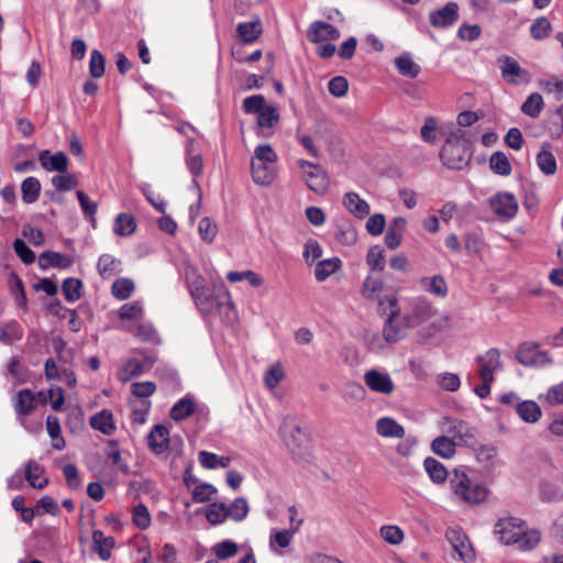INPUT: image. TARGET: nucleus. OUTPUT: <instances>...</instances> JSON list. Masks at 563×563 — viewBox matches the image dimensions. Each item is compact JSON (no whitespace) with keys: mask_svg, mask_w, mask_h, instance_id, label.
Here are the masks:
<instances>
[{"mask_svg":"<svg viewBox=\"0 0 563 563\" xmlns=\"http://www.w3.org/2000/svg\"><path fill=\"white\" fill-rule=\"evenodd\" d=\"M364 382L371 390L385 395L391 394L395 387L390 376L377 369L367 371L364 374Z\"/></svg>","mask_w":563,"mask_h":563,"instance_id":"nucleus-17","label":"nucleus"},{"mask_svg":"<svg viewBox=\"0 0 563 563\" xmlns=\"http://www.w3.org/2000/svg\"><path fill=\"white\" fill-rule=\"evenodd\" d=\"M490 206L496 214L511 219L518 211V202L509 192L497 194L490 199Z\"/></svg>","mask_w":563,"mask_h":563,"instance_id":"nucleus-16","label":"nucleus"},{"mask_svg":"<svg viewBox=\"0 0 563 563\" xmlns=\"http://www.w3.org/2000/svg\"><path fill=\"white\" fill-rule=\"evenodd\" d=\"M227 278L231 283H236L241 280H249L250 284L254 287H258L263 284V279L254 272L252 271H244V272H230L227 276Z\"/></svg>","mask_w":563,"mask_h":563,"instance_id":"nucleus-57","label":"nucleus"},{"mask_svg":"<svg viewBox=\"0 0 563 563\" xmlns=\"http://www.w3.org/2000/svg\"><path fill=\"white\" fill-rule=\"evenodd\" d=\"M406 225L407 221L402 217H396L391 220L385 234V244L389 250H396L400 246Z\"/></svg>","mask_w":563,"mask_h":563,"instance_id":"nucleus-20","label":"nucleus"},{"mask_svg":"<svg viewBox=\"0 0 563 563\" xmlns=\"http://www.w3.org/2000/svg\"><path fill=\"white\" fill-rule=\"evenodd\" d=\"M464 134L461 129L451 132L442 146L440 159L450 169L462 170L471 162L473 152Z\"/></svg>","mask_w":563,"mask_h":563,"instance_id":"nucleus-1","label":"nucleus"},{"mask_svg":"<svg viewBox=\"0 0 563 563\" xmlns=\"http://www.w3.org/2000/svg\"><path fill=\"white\" fill-rule=\"evenodd\" d=\"M446 537L453 548V551L459 554L463 562L470 563L475 559L473 547L464 533L457 530H450Z\"/></svg>","mask_w":563,"mask_h":563,"instance_id":"nucleus-15","label":"nucleus"},{"mask_svg":"<svg viewBox=\"0 0 563 563\" xmlns=\"http://www.w3.org/2000/svg\"><path fill=\"white\" fill-rule=\"evenodd\" d=\"M168 435L169 431L166 427L162 424L155 426L147 437L151 450L156 454L163 453L167 449L169 442Z\"/></svg>","mask_w":563,"mask_h":563,"instance_id":"nucleus-23","label":"nucleus"},{"mask_svg":"<svg viewBox=\"0 0 563 563\" xmlns=\"http://www.w3.org/2000/svg\"><path fill=\"white\" fill-rule=\"evenodd\" d=\"M106 58L98 49L91 51L89 62V74L92 78H100L104 75Z\"/></svg>","mask_w":563,"mask_h":563,"instance_id":"nucleus-49","label":"nucleus"},{"mask_svg":"<svg viewBox=\"0 0 563 563\" xmlns=\"http://www.w3.org/2000/svg\"><path fill=\"white\" fill-rule=\"evenodd\" d=\"M382 288L383 284L378 278L367 276L363 283L361 292L366 299L374 300L378 298V292Z\"/></svg>","mask_w":563,"mask_h":563,"instance_id":"nucleus-53","label":"nucleus"},{"mask_svg":"<svg viewBox=\"0 0 563 563\" xmlns=\"http://www.w3.org/2000/svg\"><path fill=\"white\" fill-rule=\"evenodd\" d=\"M273 164L252 159L251 170L254 183L267 186L274 180Z\"/></svg>","mask_w":563,"mask_h":563,"instance_id":"nucleus-25","label":"nucleus"},{"mask_svg":"<svg viewBox=\"0 0 563 563\" xmlns=\"http://www.w3.org/2000/svg\"><path fill=\"white\" fill-rule=\"evenodd\" d=\"M540 497L547 503L563 500V489L550 482H542L540 485Z\"/></svg>","mask_w":563,"mask_h":563,"instance_id":"nucleus-46","label":"nucleus"},{"mask_svg":"<svg viewBox=\"0 0 563 563\" xmlns=\"http://www.w3.org/2000/svg\"><path fill=\"white\" fill-rule=\"evenodd\" d=\"M456 442L445 435L435 438L431 443L432 451L444 459H450L455 454Z\"/></svg>","mask_w":563,"mask_h":563,"instance_id":"nucleus-36","label":"nucleus"},{"mask_svg":"<svg viewBox=\"0 0 563 563\" xmlns=\"http://www.w3.org/2000/svg\"><path fill=\"white\" fill-rule=\"evenodd\" d=\"M243 110L249 114H257V124L260 128H272L279 121L277 109L267 104L262 95L246 97L243 100Z\"/></svg>","mask_w":563,"mask_h":563,"instance_id":"nucleus-7","label":"nucleus"},{"mask_svg":"<svg viewBox=\"0 0 563 563\" xmlns=\"http://www.w3.org/2000/svg\"><path fill=\"white\" fill-rule=\"evenodd\" d=\"M432 314L433 312L431 305L423 299H418L415 302L411 312L405 316L404 320L407 327L415 328L430 319Z\"/></svg>","mask_w":563,"mask_h":563,"instance_id":"nucleus-19","label":"nucleus"},{"mask_svg":"<svg viewBox=\"0 0 563 563\" xmlns=\"http://www.w3.org/2000/svg\"><path fill=\"white\" fill-rule=\"evenodd\" d=\"M119 265V260L110 254H103L99 257L97 269L103 278H108L117 273Z\"/></svg>","mask_w":563,"mask_h":563,"instance_id":"nucleus-45","label":"nucleus"},{"mask_svg":"<svg viewBox=\"0 0 563 563\" xmlns=\"http://www.w3.org/2000/svg\"><path fill=\"white\" fill-rule=\"evenodd\" d=\"M342 266V262L339 257H332L328 260L320 261L316 265L314 276L318 282H323L336 271H339Z\"/></svg>","mask_w":563,"mask_h":563,"instance_id":"nucleus-35","label":"nucleus"},{"mask_svg":"<svg viewBox=\"0 0 563 563\" xmlns=\"http://www.w3.org/2000/svg\"><path fill=\"white\" fill-rule=\"evenodd\" d=\"M382 538L390 544H399L404 540V532L396 526H384L380 528Z\"/></svg>","mask_w":563,"mask_h":563,"instance_id":"nucleus-62","label":"nucleus"},{"mask_svg":"<svg viewBox=\"0 0 563 563\" xmlns=\"http://www.w3.org/2000/svg\"><path fill=\"white\" fill-rule=\"evenodd\" d=\"M198 230L201 239L211 243L217 235L218 227L210 218L205 217L200 220Z\"/></svg>","mask_w":563,"mask_h":563,"instance_id":"nucleus-55","label":"nucleus"},{"mask_svg":"<svg viewBox=\"0 0 563 563\" xmlns=\"http://www.w3.org/2000/svg\"><path fill=\"white\" fill-rule=\"evenodd\" d=\"M385 302L388 303L390 311L384 323L383 338L387 343H396L405 338L406 329L409 327L406 325L404 318H400V310L397 307V298L394 296H386L384 299L379 300V306H384Z\"/></svg>","mask_w":563,"mask_h":563,"instance_id":"nucleus-6","label":"nucleus"},{"mask_svg":"<svg viewBox=\"0 0 563 563\" xmlns=\"http://www.w3.org/2000/svg\"><path fill=\"white\" fill-rule=\"evenodd\" d=\"M93 551L103 561H107L111 556V550L113 549L115 541L113 537H106L102 531L95 530L92 533Z\"/></svg>","mask_w":563,"mask_h":563,"instance_id":"nucleus-26","label":"nucleus"},{"mask_svg":"<svg viewBox=\"0 0 563 563\" xmlns=\"http://www.w3.org/2000/svg\"><path fill=\"white\" fill-rule=\"evenodd\" d=\"M195 411L194 399L189 396L181 398L170 409L169 416L175 421H181L190 417Z\"/></svg>","mask_w":563,"mask_h":563,"instance_id":"nucleus-34","label":"nucleus"},{"mask_svg":"<svg viewBox=\"0 0 563 563\" xmlns=\"http://www.w3.org/2000/svg\"><path fill=\"white\" fill-rule=\"evenodd\" d=\"M450 486L453 493L467 504H478L487 496V489L474 483L464 471L455 468L450 476Z\"/></svg>","mask_w":563,"mask_h":563,"instance_id":"nucleus-5","label":"nucleus"},{"mask_svg":"<svg viewBox=\"0 0 563 563\" xmlns=\"http://www.w3.org/2000/svg\"><path fill=\"white\" fill-rule=\"evenodd\" d=\"M446 422L450 423L448 432L453 434V439L456 442V445L460 444L474 448L477 444V431L470 423L463 420H454L451 418H446Z\"/></svg>","mask_w":563,"mask_h":563,"instance_id":"nucleus-11","label":"nucleus"},{"mask_svg":"<svg viewBox=\"0 0 563 563\" xmlns=\"http://www.w3.org/2000/svg\"><path fill=\"white\" fill-rule=\"evenodd\" d=\"M53 186L58 191H68L78 185L76 177L71 174L56 175L52 178Z\"/></svg>","mask_w":563,"mask_h":563,"instance_id":"nucleus-58","label":"nucleus"},{"mask_svg":"<svg viewBox=\"0 0 563 563\" xmlns=\"http://www.w3.org/2000/svg\"><path fill=\"white\" fill-rule=\"evenodd\" d=\"M262 24L260 20L243 22L236 26L238 37L245 44L255 42L262 34Z\"/></svg>","mask_w":563,"mask_h":563,"instance_id":"nucleus-30","label":"nucleus"},{"mask_svg":"<svg viewBox=\"0 0 563 563\" xmlns=\"http://www.w3.org/2000/svg\"><path fill=\"white\" fill-rule=\"evenodd\" d=\"M342 203L344 208L357 219H364L369 214V205L356 192H346L343 197Z\"/></svg>","mask_w":563,"mask_h":563,"instance_id":"nucleus-21","label":"nucleus"},{"mask_svg":"<svg viewBox=\"0 0 563 563\" xmlns=\"http://www.w3.org/2000/svg\"><path fill=\"white\" fill-rule=\"evenodd\" d=\"M22 200L25 203H34L41 192V183L35 177H27L21 185Z\"/></svg>","mask_w":563,"mask_h":563,"instance_id":"nucleus-37","label":"nucleus"},{"mask_svg":"<svg viewBox=\"0 0 563 563\" xmlns=\"http://www.w3.org/2000/svg\"><path fill=\"white\" fill-rule=\"evenodd\" d=\"M115 234L120 236H129L136 230V222L133 216L129 213H120L117 216L113 228Z\"/></svg>","mask_w":563,"mask_h":563,"instance_id":"nucleus-38","label":"nucleus"},{"mask_svg":"<svg viewBox=\"0 0 563 563\" xmlns=\"http://www.w3.org/2000/svg\"><path fill=\"white\" fill-rule=\"evenodd\" d=\"M73 264V260L58 252L46 251L38 257V265L42 269L48 267L68 268Z\"/></svg>","mask_w":563,"mask_h":563,"instance_id":"nucleus-24","label":"nucleus"},{"mask_svg":"<svg viewBox=\"0 0 563 563\" xmlns=\"http://www.w3.org/2000/svg\"><path fill=\"white\" fill-rule=\"evenodd\" d=\"M376 431L384 438H404L405 429L395 419L383 417L376 422Z\"/></svg>","mask_w":563,"mask_h":563,"instance_id":"nucleus-28","label":"nucleus"},{"mask_svg":"<svg viewBox=\"0 0 563 563\" xmlns=\"http://www.w3.org/2000/svg\"><path fill=\"white\" fill-rule=\"evenodd\" d=\"M198 459L203 467L210 470L217 467H228L231 461L228 456H218L217 454L207 451H200Z\"/></svg>","mask_w":563,"mask_h":563,"instance_id":"nucleus-42","label":"nucleus"},{"mask_svg":"<svg viewBox=\"0 0 563 563\" xmlns=\"http://www.w3.org/2000/svg\"><path fill=\"white\" fill-rule=\"evenodd\" d=\"M228 516L235 521L243 520L249 512V505L245 498H235L230 506L227 505Z\"/></svg>","mask_w":563,"mask_h":563,"instance_id":"nucleus-48","label":"nucleus"},{"mask_svg":"<svg viewBox=\"0 0 563 563\" xmlns=\"http://www.w3.org/2000/svg\"><path fill=\"white\" fill-rule=\"evenodd\" d=\"M13 249L23 263L32 264L35 261L34 252L26 245L23 240L16 239L13 243Z\"/></svg>","mask_w":563,"mask_h":563,"instance_id":"nucleus-63","label":"nucleus"},{"mask_svg":"<svg viewBox=\"0 0 563 563\" xmlns=\"http://www.w3.org/2000/svg\"><path fill=\"white\" fill-rule=\"evenodd\" d=\"M284 378V371L279 364L267 369L264 376V383L267 388L274 389Z\"/></svg>","mask_w":563,"mask_h":563,"instance_id":"nucleus-60","label":"nucleus"},{"mask_svg":"<svg viewBox=\"0 0 563 563\" xmlns=\"http://www.w3.org/2000/svg\"><path fill=\"white\" fill-rule=\"evenodd\" d=\"M227 504L216 501L209 505L206 511V519L213 526L223 523L228 516Z\"/></svg>","mask_w":563,"mask_h":563,"instance_id":"nucleus-40","label":"nucleus"},{"mask_svg":"<svg viewBox=\"0 0 563 563\" xmlns=\"http://www.w3.org/2000/svg\"><path fill=\"white\" fill-rule=\"evenodd\" d=\"M253 159L274 164L277 161V155L271 145L261 144L256 146Z\"/></svg>","mask_w":563,"mask_h":563,"instance_id":"nucleus-64","label":"nucleus"},{"mask_svg":"<svg viewBox=\"0 0 563 563\" xmlns=\"http://www.w3.org/2000/svg\"><path fill=\"white\" fill-rule=\"evenodd\" d=\"M552 147L551 144L545 142L541 146V151L537 155V164L540 170L550 176L555 174L556 172V159L554 155L552 154Z\"/></svg>","mask_w":563,"mask_h":563,"instance_id":"nucleus-27","label":"nucleus"},{"mask_svg":"<svg viewBox=\"0 0 563 563\" xmlns=\"http://www.w3.org/2000/svg\"><path fill=\"white\" fill-rule=\"evenodd\" d=\"M395 65L400 75L409 78H416L421 71L420 66L412 59V57L408 53L401 54L398 57H396Z\"/></svg>","mask_w":563,"mask_h":563,"instance_id":"nucleus-33","label":"nucleus"},{"mask_svg":"<svg viewBox=\"0 0 563 563\" xmlns=\"http://www.w3.org/2000/svg\"><path fill=\"white\" fill-rule=\"evenodd\" d=\"M328 89L333 97L341 98L346 95L349 82L343 76H335L329 81Z\"/></svg>","mask_w":563,"mask_h":563,"instance_id":"nucleus-59","label":"nucleus"},{"mask_svg":"<svg viewBox=\"0 0 563 563\" xmlns=\"http://www.w3.org/2000/svg\"><path fill=\"white\" fill-rule=\"evenodd\" d=\"M189 290L201 313H210L213 307L218 305L216 298L207 292L202 278L197 277L192 280L189 285Z\"/></svg>","mask_w":563,"mask_h":563,"instance_id":"nucleus-13","label":"nucleus"},{"mask_svg":"<svg viewBox=\"0 0 563 563\" xmlns=\"http://www.w3.org/2000/svg\"><path fill=\"white\" fill-rule=\"evenodd\" d=\"M133 522L136 527L145 530L151 525V515L147 507L144 504H137L133 508Z\"/></svg>","mask_w":563,"mask_h":563,"instance_id":"nucleus-54","label":"nucleus"},{"mask_svg":"<svg viewBox=\"0 0 563 563\" xmlns=\"http://www.w3.org/2000/svg\"><path fill=\"white\" fill-rule=\"evenodd\" d=\"M516 411L528 423H534L541 418V408L533 400H525L517 404Z\"/></svg>","mask_w":563,"mask_h":563,"instance_id":"nucleus-32","label":"nucleus"},{"mask_svg":"<svg viewBox=\"0 0 563 563\" xmlns=\"http://www.w3.org/2000/svg\"><path fill=\"white\" fill-rule=\"evenodd\" d=\"M81 288L82 282L74 277L66 278L62 284V291L65 296V299L69 302H74L81 297Z\"/></svg>","mask_w":563,"mask_h":563,"instance_id":"nucleus-43","label":"nucleus"},{"mask_svg":"<svg viewBox=\"0 0 563 563\" xmlns=\"http://www.w3.org/2000/svg\"><path fill=\"white\" fill-rule=\"evenodd\" d=\"M423 466L430 479L435 484H443L449 477L445 466L434 457H427L423 461Z\"/></svg>","mask_w":563,"mask_h":563,"instance_id":"nucleus-31","label":"nucleus"},{"mask_svg":"<svg viewBox=\"0 0 563 563\" xmlns=\"http://www.w3.org/2000/svg\"><path fill=\"white\" fill-rule=\"evenodd\" d=\"M366 264L371 271L383 272L385 268V251L379 245L372 246L366 255Z\"/></svg>","mask_w":563,"mask_h":563,"instance_id":"nucleus-44","label":"nucleus"},{"mask_svg":"<svg viewBox=\"0 0 563 563\" xmlns=\"http://www.w3.org/2000/svg\"><path fill=\"white\" fill-rule=\"evenodd\" d=\"M552 25L549 20L544 16H540L534 20L530 26L531 36L534 40H543L550 35Z\"/></svg>","mask_w":563,"mask_h":563,"instance_id":"nucleus-51","label":"nucleus"},{"mask_svg":"<svg viewBox=\"0 0 563 563\" xmlns=\"http://www.w3.org/2000/svg\"><path fill=\"white\" fill-rule=\"evenodd\" d=\"M238 544L231 540H224L217 543L212 551L219 560H227L238 553Z\"/></svg>","mask_w":563,"mask_h":563,"instance_id":"nucleus-52","label":"nucleus"},{"mask_svg":"<svg viewBox=\"0 0 563 563\" xmlns=\"http://www.w3.org/2000/svg\"><path fill=\"white\" fill-rule=\"evenodd\" d=\"M143 374V363L135 358L129 360L122 367L119 378L122 382H129L134 377H139Z\"/></svg>","mask_w":563,"mask_h":563,"instance_id":"nucleus-47","label":"nucleus"},{"mask_svg":"<svg viewBox=\"0 0 563 563\" xmlns=\"http://www.w3.org/2000/svg\"><path fill=\"white\" fill-rule=\"evenodd\" d=\"M544 107L543 98L540 93L533 92L528 96L521 106V111L530 118H538Z\"/></svg>","mask_w":563,"mask_h":563,"instance_id":"nucleus-39","label":"nucleus"},{"mask_svg":"<svg viewBox=\"0 0 563 563\" xmlns=\"http://www.w3.org/2000/svg\"><path fill=\"white\" fill-rule=\"evenodd\" d=\"M341 36L339 29L323 21H316L310 24L307 30V38L311 43H320L323 41H336Z\"/></svg>","mask_w":563,"mask_h":563,"instance_id":"nucleus-14","label":"nucleus"},{"mask_svg":"<svg viewBox=\"0 0 563 563\" xmlns=\"http://www.w3.org/2000/svg\"><path fill=\"white\" fill-rule=\"evenodd\" d=\"M516 358L525 366L542 367L553 362L548 352L539 350L538 344L531 342H525L518 347Z\"/></svg>","mask_w":563,"mask_h":563,"instance_id":"nucleus-10","label":"nucleus"},{"mask_svg":"<svg viewBox=\"0 0 563 563\" xmlns=\"http://www.w3.org/2000/svg\"><path fill=\"white\" fill-rule=\"evenodd\" d=\"M490 169L500 176H508L511 174V165L504 152H495L489 158Z\"/></svg>","mask_w":563,"mask_h":563,"instance_id":"nucleus-41","label":"nucleus"},{"mask_svg":"<svg viewBox=\"0 0 563 563\" xmlns=\"http://www.w3.org/2000/svg\"><path fill=\"white\" fill-rule=\"evenodd\" d=\"M42 167L48 172L66 173L68 167V158L64 152H57L51 155L49 151L44 150L38 155Z\"/></svg>","mask_w":563,"mask_h":563,"instance_id":"nucleus-18","label":"nucleus"},{"mask_svg":"<svg viewBox=\"0 0 563 563\" xmlns=\"http://www.w3.org/2000/svg\"><path fill=\"white\" fill-rule=\"evenodd\" d=\"M35 395L31 389H22L13 397L14 410L19 416H29L35 409Z\"/></svg>","mask_w":563,"mask_h":563,"instance_id":"nucleus-22","label":"nucleus"},{"mask_svg":"<svg viewBox=\"0 0 563 563\" xmlns=\"http://www.w3.org/2000/svg\"><path fill=\"white\" fill-rule=\"evenodd\" d=\"M134 290V283L129 278H119L112 284V294L120 300L128 299Z\"/></svg>","mask_w":563,"mask_h":563,"instance_id":"nucleus-50","label":"nucleus"},{"mask_svg":"<svg viewBox=\"0 0 563 563\" xmlns=\"http://www.w3.org/2000/svg\"><path fill=\"white\" fill-rule=\"evenodd\" d=\"M495 528L505 544L518 543L521 550H532L541 540L540 531H526L517 518L500 519Z\"/></svg>","mask_w":563,"mask_h":563,"instance_id":"nucleus-2","label":"nucleus"},{"mask_svg":"<svg viewBox=\"0 0 563 563\" xmlns=\"http://www.w3.org/2000/svg\"><path fill=\"white\" fill-rule=\"evenodd\" d=\"M500 66L501 77L510 85L529 84L532 79L529 70L522 68L520 64L510 56H500L498 58Z\"/></svg>","mask_w":563,"mask_h":563,"instance_id":"nucleus-9","label":"nucleus"},{"mask_svg":"<svg viewBox=\"0 0 563 563\" xmlns=\"http://www.w3.org/2000/svg\"><path fill=\"white\" fill-rule=\"evenodd\" d=\"M279 433L296 463L308 461L310 456V438L305 429L299 424H290L284 421L279 428Z\"/></svg>","mask_w":563,"mask_h":563,"instance_id":"nucleus-3","label":"nucleus"},{"mask_svg":"<svg viewBox=\"0 0 563 563\" xmlns=\"http://www.w3.org/2000/svg\"><path fill=\"white\" fill-rule=\"evenodd\" d=\"M450 486L453 493L467 504H478L487 496V489L474 483L464 471L455 468L450 476Z\"/></svg>","mask_w":563,"mask_h":563,"instance_id":"nucleus-4","label":"nucleus"},{"mask_svg":"<svg viewBox=\"0 0 563 563\" xmlns=\"http://www.w3.org/2000/svg\"><path fill=\"white\" fill-rule=\"evenodd\" d=\"M90 426L92 429L100 431L103 434L110 435L115 430L113 422V415L110 410L103 409L90 418Z\"/></svg>","mask_w":563,"mask_h":563,"instance_id":"nucleus-29","label":"nucleus"},{"mask_svg":"<svg viewBox=\"0 0 563 563\" xmlns=\"http://www.w3.org/2000/svg\"><path fill=\"white\" fill-rule=\"evenodd\" d=\"M299 165L303 172L305 180L310 190L318 195L327 192L330 179L328 173L319 165L308 161H300Z\"/></svg>","mask_w":563,"mask_h":563,"instance_id":"nucleus-8","label":"nucleus"},{"mask_svg":"<svg viewBox=\"0 0 563 563\" xmlns=\"http://www.w3.org/2000/svg\"><path fill=\"white\" fill-rule=\"evenodd\" d=\"M386 221L384 214L375 213L368 218L366 222V230L371 235L377 236L383 233Z\"/></svg>","mask_w":563,"mask_h":563,"instance_id":"nucleus-61","label":"nucleus"},{"mask_svg":"<svg viewBox=\"0 0 563 563\" xmlns=\"http://www.w3.org/2000/svg\"><path fill=\"white\" fill-rule=\"evenodd\" d=\"M217 493V488L208 483L197 485L192 490V500L195 503H207Z\"/></svg>","mask_w":563,"mask_h":563,"instance_id":"nucleus-56","label":"nucleus"},{"mask_svg":"<svg viewBox=\"0 0 563 563\" xmlns=\"http://www.w3.org/2000/svg\"><path fill=\"white\" fill-rule=\"evenodd\" d=\"M459 18V4L456 2H448L443 8L430 12L429 22L433 27L445 29L453 25Z\"/></svg>","mask_w":563,"mask_h":563,"instance_id":"nucleus-12","label":"nucleus"}]
</instances>
